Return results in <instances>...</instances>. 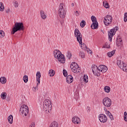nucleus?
<instances>
[{"instance_id": "nucleus-1", "label": "nucleus", "mask_w": 127, "mask_h": 127, "mask_svg": "<svg viewBox=\"0 0 127 127\" xmlns=\"http://www.w3.org/2000/svg\"><path fill=\"white\" fill-rule=\"evenodd\" d=\"M53 54L54 55L55 58L58 60V61L61 63H64L65 61H66V59H65V56L64 55L62 54L61 52L59 50H55L54 51Z\"/></svg>"}, {"instance_id": "nucleus-2", "label": "nucleus", "mask_w": 127, "mask_h": 127, "mask_svg": "<svg viewBox=\"0 0 127 127\" xmlns=\"http://www.w3.org/2000/svg\"><path fill=\"white\" fill-rule=\"evenodd\" d=\"M24 26L22 22H16L12 29L11 34H14L17 31H23Z\"/></svg>"}, {"instance_id": "nucleus-3", "label": "nucleus", "mask_w": 127, "mask_h": 127, "mask_svg": "<svg viewBox=\"0 0 127 127\" xmlns=\"http://www.w3.org/2000/svg\"><path fill=\"white\" fill-rule=\"evenodd\" d=\"M52 109V103L49 99H46L44 101L43 104V110L46 114H49L51 112Z\"/></svg>"}, {"instance_id": "nucleus-4", "label": "nucleus", "mask_w": 127, "mask_h": 127, "mask_svg": "<svg viewBox=\"0 0 127 127\" xmlns=\"http://www.w3.org/2000/svg\"><path fill=\"white\" fill-rule=\"evenodd\" d=\"M66 11H67V9L65 7L63 3H61L58 10V13L61 18H64V17H65Z\"/></svg>"}, {"instance_id": "nucleus-5", "label": "nucleus", "mask_w": 127, "mask_h": 127, "mask_svg": "<svg viewBox=\"0 0 127 127\" xmlns=\"http://www.w3.org/2000/svg\"><path fill=\"white\" fill-rule=\"evenodd\" d=\"M70 68L71 71L75 74H78L81 72V69L78 65V64L76 63H72L70 64Z\"/></svg>"}, {"instance_id": "nucleus-6", "label": "nucleus", "mask_w": 127, "mask_h": 127, "mask_svg": "<svg viewBox=\"0 0 127 127\" xmlns=\"http://www.w3.org/2000/svg\"><path fill=\"white\" fill-rule=\"evenodd\" d=\"M20 112H21L23 117H26L28 115L29 112L28 106L25 105H22L20 108Z\"/></svg>"}, {"instance_id": "nucleus-7", "label": "nucleus", "mask_w": 127, "mask_h": 127, "mask_svg": "<svg viewBox=\"0 0 127 127\" xmlns=\"http://www.w3.org/2000/svg\"><path fill=\"white\" fill-rule=\"evenodd\" d=\"M74 36L76 37V39L79 44L83 45V44H82V35L78 29H75L74 30Z\"/></svg>"}, {"instance_id": "nucleus-8", "label": "nucleus", "mask_w": 127, "mask_h": 127, "mask_svg": "<svg viewBox=\"0 0 127 127\" xmlns=\"http://www.w3.org/2000/svg\"><path fill=\"white\" fill-rule=\"evenodd\" d=\"M113 21V17L111 15H107L105 17L103 22L106 26H109Z\"/></svg>"}, {"instance_id": "nucleus-9", "label": "nucleus", "mask_w": 127, "mask_h": 127, "mask_svg": "<svg viewBox=\"0 0 127 127\" xmlns=\"http://www.w3.org/2000/svg\"><path fill=\"white\" fill-rule=\"evenodd\" d=\"M117 64L119 67H120V69H122V70L124 72H127V66L126 63L124 62H121V60H119V58L117 60Z\"/></svg>"}, {"instance_id": "nucleus-10", "label": "nucleus", "mask_w": 127, "mask_h": 127, "mask_svg": "<svg viewBox=\"0 0 127 127\" xmlns=\"http://www.w3.org/2000/svg\"><path fill=\"white\" fill-rule=\"evenodd\" d=\"M119 30V27H115L114 28L112 29L110 32H108V37L109 41H112L113 39V36L116 34V31Z\"/></svg>"}, {"instance_id": "nucleus-11", "label": "nucleus", "mask_w": 127, "mask_h": 127, "mask_svg": "<svg viewBox=\"0 0 127 127\" xmlns=\"http://www.w3.org/2000/svg\"><path fill=\"white\" fill-rule=\"evenodd\" d=\"M91 20L92 21V24L91 25V27L92 29H97L98 26H99V24L98 23V21H97V18L95 16H92Z\"/></svg>"}, {"instance_id": "nucleus-12", "label": "nucleus", "mask_w": 127, "mask_h": 127, "mask_svg": "<svg viewBox=\"0 0 127 127\" xmlns=\"http://www.w3.org/2000/svg\"><path fill=\"white\" fill-rule=\"evenodd\" d=\"M103 104L106 108H110L112 106V100L109 97H105L103 99Z\"/></svg>"}, {"instance_id": "nucleus-13", "label": "nucleus", "mask_w": 127, "mask_h": 127, "mask_svg": "<svg viewBox=\"0 0 127 127\" xmlns=\"http://www.w3.org/2000/svg\"><path fill=\"white\" fill-rule=\"evenodd\" d=\"M99 120L101 123L105 124L108 122V117L104 114H100L98 116Z\"/></svg>"}, {"instance_id": "nucleus-14", "label": "nucleus", "mask_w": 127, "mask_h": 127, "mask_svg": "<svg viewBox=\"0 0 127 127\" xmlns=\"http://www.w3.org/2000/svg\"><path fill=\"white\" fill-rule=\"evenodd\" d=\"M40 78H41V73H40V71H37L36 73V81L38 83L36 86L37 89H38V86H39V84H40Z\"/></svg>"}, {"instance_id": "nucleus-15", "label": "nucleus", "mask_w": 127, "mask_h": 127, "mask_svg": "<svg viewBox=\"0 0 127 127\" xmlns=\"http://www.w3.org/2000/svg\"><path fill=\"white\" fill-rule=\"evenodd\" d=\"M99 71L102 73H105L106 71H108V67L106 65H100L98 67Z\"/></svg>"}, {"instance_id": "nucleus-16", "label": "nucleus", "mask_w": 127, "mask_h": 127, "mask_svg": "<svg viewBox=\"0 0 127 127\" xmlns=\"http://www.w3.org/2000/svg\"><path fill=\"white\" fill-rule=\"evenodd\" d=\"M72 122L73 124H78L81 123V119L77 116H74L72 119Z\"/></svg>"}, {"instance_id": "nucleus-17", "label": "nucleus", "mask_w": 127, "mask_h": 127, "mask_svg": "<svg viewBox=\"0 0 127 127\" xmlns=\"http://www.w3.org/2000/svg\"><path fill=\"white\" fill-rule=\"evenodd\" d=\"M66 81L68 84H71L73 81H74V79L73 78V76L71 75H68L66 78Z\"/></svg>"}, {"instance_id": "nucleus-18", "label": "nucleus", "mask_w": 127, "mask_h": 127, "mask_svg": "<svg viewBox=\"0 0 127 127\" xmlns=\"http://www.w3.org/2000/svg\"><path fill=\"white\" fill-rule=\"evenodd\" d=\"M40 15L42 19H46L47 17V16L46 15V13H45V12H44L43 10H40Z\"/></svg>"}, {"instance_id": "nucleus-19", "label": "nucleus", "mask_w": 127, "mask_h": 127, "mask_svg": "<svg viewBox=\"0 0 127 127\" xmlns=\"http://www.w3.org/2000/svg\"><path fill=\"white\" fill-rule=\"evenodd\" d=\"M65 55L68 60H70V59H71V58L72 57V54H71V52H70V51H67Z\"/></svg>"}, {"instance_id": "nucleus-20", "label": "nucleus", "mask_w": 127, "mask_h": 127, "mask_svg": "<svg viewBox=\"0 0 127 127\" xmlns=\"http://www.w3.org/2000/svg\"><path fill=\"white\" fill-rule=\"evenodd\" d=\"M0 82L1 84H5L6 83V78L5 77H1L0 78Z\"/></svg>"}, {"instance_id": "nucleus-21", "label": "nucleus", "mask_w": 127, "mask_h": 127, "mask_svg": "<svg viewBox=\"0 0 127 127\" xmlns=\"http://www.w3.org/2000/svg\"><path fill=\"white\" fill-rule=\"evenodd\" d=\"M8 121L9 124H12L13 123V117L12 115H10L8 117Z\"/></svg>"}, {"instance_id": "nucleus-22", "label": "nucleus", "mask_w": 127, "mask_h": 127, "mask_svg": "<svg viewBox=\"0 0 127 127\" xmlns=\"http://www.w3.org/2000/svg\"><path fill=\"white\" fill-rule=\"evenodd\" d=\"M49 75L50 77H53L55 75V71L53 69H50L49 71Z\"/></svg>"}, {"instance_id": "nucleus-23", "label": "nucleus", "mask_w": 127, "mask_h": 127, "mask_svg": "<svg viewBox=\"0 0 127 127\" xmlns=\"http://www.w3.org/2000/svg\"><path fill=\"white\" fill-rule=\"evenodd\" d=\"M6 95L7 94L6 92H2L0 94L1 99L2 100H5V99H6Z\"/></svg>"}, {"instance_id": "nucleus-24", "label": "nucleus", "mask_w": 127, "mask_h": 127, "mask_svg": "<svg viewBox=\"0 0 127 127\" xmlns=\"http://www.w3.org/2000/svg\"><path fill=\"white\" fill-rule=\"evenodd\" d=\"M50 127H58V123L54 121L50 125Z\"/></svg>"}, {"instance_id": "nucleus-25", "label": "nucleus", "mask_w": 127, "mask_h": 127, "mask_svg": "<svg viewBox=\"0 0 127 127\" xmlns=\"http://www.w3.org/2000/svg\"><path fill=\"white\" fill-rule=\"evenodd\" d=\"M116 53V50H113L112 52H109L107 53V55L109 57H112L114 56V54Z\"/></svg>"}, {"instance_id": "nucleus-26", "label": "nucleus", "mask_w": 127, "mask_h": 127, "mask_svg": "<svg viewBox=\"0 0 127 127\" xmlns=\"http://www.w3.org/2000/svg\"><path fill=\"white\" fill-rule=\"evenodd\" d=\"M83 81L85 83H88V82H89V79H88V75H87V74H84V76H83Z\"/></svg>"}, {"instance_id": "nucleus-27", "label": "nucleus", "mask_w": 127, "mask_h": 127, "mask_svg": "<svg viewBox=\"0 0 127 127\" xmlns=\"http://www.w3.org/2000/svg\"><path fill=\"white\" fill-rule=\"evenodd\" d=\"M104 91L106 92V93H110L111 92V87L109 86H105L104 87Z\"/></svg>"}, {"instance_id": "nucleus-28", "label": "nucleus", "mask_w": 127, "mask_h": 127, "mask_svg": "<svg viewBox=\"0 0 127 127\" xmlns=\"http://www.w3.org/2000/svg\"><path fill=\"white\" fill-rule=\"evenodd\" d=\"M98 69H99V67H98L97 65H93L92 67V70L93 73H94V72H96V71H98Z\"/></svg>"}, {"instance_id": "nucleus-29", "label": "nucleus", "mask_w": 127, "mask_h": 127, "mask_svg": "<svg viewBox=\"0 0 127 127\" xmlns=\"http://www.w3.org/2000/svg\"><path fill=\"white\" fill-rule=\"evenodd\" d=\"M4 10V5H3V3L0 2V11H3Z\"/></svg>"}, {"instance_id": "nucleus-30", "label": "nucleus", "mask_w": 127, "mask_h": 127, "mask_svg": "<svg viewBox=\"0 0 127 127\" xmlns=\"http://www.w3.org/2000/svg\"><path fill=\"white\" fill-rule=\"evenodd\" d=\"M100 70L97 69V70H96V71H94L93 72V74L95 75V76H97L98 77H99V76H100L101 74L100 73Z\"/></svg>"}, {"instance_id": "nucleus-31", "label": "nucleus", "mask_w": 127, "mask_h": 127, "mask_svg": "<svg viewBox=\"0 0 127 127\" xmlns=\"http://www.w3.org/2000/svg\"><path fill=\"white\" fill-rule=\"evenodd\" d=\"M23 80L24 83H27L28 82V76L24 75L23 77Z\"/></svg>"}, {"instance_id": "nucleus-32", "label": "nucleus", "mask_w": 127, "mask_h": 127, "mask_svg": "<svg viewBox=\"0 0 127 127\" xmlns=\"http://www.w3.org/2000/svg\"><path fill=\"white\" fill-rule=\"evenodd\" d=\"M103 6H104V7L106 8H110V5L109 4V3L105 2V1H103Z\"/></svg>"}, {"instance_id": "nucleus-33", "label": "nucleus", "mask_w": 127, "mask_h": 127, "mask_svg": "<svg viewBox=\"0 0 127 127\" xmlns=\"http://www.w3.org/2000/svg\"><path fill=\"white\" fill-rule=\"evenodd\" d=\"M79 57L81 58H85V53H84V52L81 51L79 52Z\"/></svg>"}, {"instance_id": "nucleus-34", "label": "nucleus", "mask_w": 127, "mask_h": 127, "mask_svg": "<svg viewBox=\"0 0 127 127\" xmlns=\"http://www.w3.org/2000/svg\"><path fill=\"white\" fill-rule=\"evenodd\" d=\"M86 25V21L85 20H82L80 22V26L81 27H84Z\"/></svg>"}, {"instance_id": "nucleus-35", "label": "nucleus", "mask_w": 127, "mask_h": 127, "mask_svg": "<svg viewBox=\"0 0 127 127\" xmlns=\"http://www.w3.org/2000/svg\"><path fill=\"white\" fill-rule=\"evenodd\" d=\"M4 32L3 31H0V38H2L4 37Z\"/></svg>"}, {"instance_id": "nucleus-36", "label": "nucleus", "mask_w": 127, "mask_h": 127, "mask_svg": "<svg viewBox=\"0 0 127 127\" xmlns=\"http://www.w3.org/2000/svg\"><path fill=\"white\" fill-rule=\"evenodd\" d=\"M124 121H125V122H127V112H124Z\"/></svg>"}, {"instance_id": "nucleus-37", "label": "nucleus", "mask_w": 127, "mask_h": 127, "mask_svg": "<svg viewBox=\"0 0 127 127\" xmlns=\"http://www.w3.org/2000/svg\"><path fill=\"white\" fill-rule=\"evenodd\" d=\"M63 74L64 76V77H67V76L68 75V73L66 70H65V69L63 70Z\"/></svg>"}, {"instance_id": "nucleus-38", "label": "nucleus", "mask_w": 127, "mask_h": 127, "mask_svg": "<svg viewBox=\"0 0 127 127\" xmlns=\"http://www.w3.org/2000/svg\"><path fill=\"white\" fill-rule=\"evenodd\" d=\"M124 21H125V22H127V12L125 13V15H124Z\"/></svg>"}, {"instance_id": "nucleus-39", "label": "nucleus", "mask_w": 127, "mask_h": 127, "mask_svg": "<svg viewBox=\"0 0 127 127\" xmlns=\"http://www.w3.org/2000/svg\"><path fill=\"white\" fill-rule=\"evenodd\" d=\"M14 6H15V7L17 8L18 7V2L17 1H15L14 3Z\"/></svg>"}, {"instance_id": "nucleus-40", "label": "nucleus", "mask_w": 127, "mask_h": 127, "mask_svg": "<svg viewBox=\"0 0 127 127\" xmlns=\"http://www.w3.org/2000/svg\"><path fill=\"white\" fill-rule=\"evenodd\" d=\"M74 15H76V16H79L80 15V13L78 12V11H76L75 12H74Z\"/></svg>"}, {"instance_id": "nucleus-41", "label": "nucleus", "mask_w": 127, "mask_h": 127, "mask_svg": "<svg viewBox=\"0 0 127 127\" xmlns=\"http://www.w3.org/2000/svg\"><path fill=\"white\" fill-rule=\"evenodd\" d=\"M35 127V123H32L31 125L29 126V127Z\"/></svg>"}, {"instance_id": "nucleus-42", "label": "nucleus", "mask_w": 127, "mask_h": 127, "mask_svg": "<svg viewBox=\"0 0 127 127\" xmlns=\"http://www.w3.org/2000/svg\"><path fill=\"white\" fill-rule=\"evenodd\" d=\"M106 114L107 115V116H109V117L112 115V113H111L110 111H108Z\"/></svg>"}, {"instance_id": "nucleus-43", "label": "nucleus", "mask_w": 127, "mask_h": 127, "mask_svg": "<svg viewBox=\"0 0 127 127\" xmlns=\"http://www.w3.org/2000/svg\"><path fill=\"white\" fill-rule=\"evenodd\" d=\"M109 118L111 121H114V117L113 116V115H111L109 116Z\"/></svg>"}, {"instance_id": "nucleus-44", "label": "nucleus", "mask_w": 127, "mask_h": 127, "mask_svg": "<svg viewBox=\"0 0 127 127\" xmlns=\"http://www.w3.org/2000/svg\"><path fill=\"white\" fill-rule=\"evenodd\" d=\"M104 111H105V114H106L107 113H108V112H109V111H108V109H107V108H106V107H104Z\"/></svg>"}, {"instance_id": "nucleus-45", "label": "nucleus", "mask_w": 127, "mask_h": 127, "mask_svg": "<svg viewBox=\"0 0 127 127\" xmlns=\"http://www.w3.org/2000/svg\"><path fill=\"white\" fill-rule=\"evenodd\" d=\"M87 109L88 110V111H87L88 112H90V107H88Z\"/></svg>"}, {"instance_id": "nucleus-46", "label": "nucleus", "mask_w": 127, "mask_h": 127, "mask_svg": "<svg viewBox=\"0 0 127 127\" xmlns=\"http://www.w3.org/2000/svg\"><path fill=\"white\" fill-rule=\"evenodd\" d=\"M60 23L61 24V25H63V22H61V21H60Z\"/></svg>"}, {"instance_id": "nucleus-47", "label": "nucleus", "mask_w": 127, "mask_h": 127, "mask_svg": "<svg viewBox=\"0 0 127 127\" xmlns=\"http://www.w3.org/2000/svg\"><path fill=\"white\" fill-rule=\"evenodd\" d=\"M71 6H74V3H72Z\"/></svg>"}, {"instance_id": "nucleus-48", "label": "nucleus", "mask_w": 127, "mask_h": 127, "mask_svg": "<svg viewBox=\"0 0 127 127\" xmlns=\"http://www.w3.org/2000/svg\"><path fill=\"white\" fill-rule=\"evenodd\" d=\"M59 23V21L58 20V22H57V24H58Z\"/></svg>"}, {"instance_id": "nucleus-49", "label": "nucleus", "mask_w": 127, "mask_h": 127, "mask_svg": "<svg viewBox=\"0 0 127 127\" xmlns=\"http://www.w3.org/2000/svg\"><path fill=\"white\" fill-rule=\"evenodd\" d=\"M102 48H106V46H103Z\"/></svg>"}, {"instance_id": "nucleus-50", "label": "nucleus", "mask_w": 127, "mask_h": 127, "mask_svg": "<svg viewBox=\"0 0 127 127\" xmlns=\"http://www.w3.org/2000/svg\"><path fill=\"white\" fill-rule=\"evenodd\" d=\"M83 46H85V47H86V45H83Z\"/></svg>"}, {"instance_id": "nucleus-51", "label": "nucleus", "mask_w": 127, "mask_h": 127, "mask_svg": "<svg viewBox=\"0 0 127 127\" xmlns=\"http://www.w3.org/2000/svg\"><path fill=\"white\" fill-rule=\"evenodd\" d=\"M8 10H9V9H8Z\"/></svg>"}]
</instances>
